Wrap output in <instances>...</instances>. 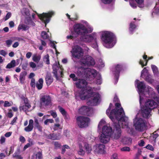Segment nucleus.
I'll return each instance as SVG.
<instances>
[{"label": "nucleus", "mask_w": 159, "mask_h": 159, "mask_svg": "<svg viewBox=\"0 0 159 159\" xmlns=\"http://www.w3.org/2000/svg\"><path fill=\"white\" fill-rule=\"evenodd\" d=\"M159 94V85L157 88ZM157 103L152 99H148L145 102L144 106L141 107L140 111L137 114L133 120L134 125L136 129L142 131L146 127V122L143 117L148 118L151 116V111L159 106V98L157 99Z\"/></svg>", "instance_id": "nucleus-1"}, {"label": "nucleus", "mask_w": 159, "mask_h": 159, "mask_svg": "<svg viewBox=\"0 0 159 159\" xmlns=\"http://www.w3.org/2000/svg\"><path fill=\"white\" fill-rule=\"evenodd\" d=\"M76 87L78 88H83L80 93L75 92L76 96H79L82 100L87 99L88 105L95 106L97 105L100 100V95L98 93L93 92L94 88L87 86V83L84 80L82 79H78L75 83Z\"/></svg>", "instance_id": "nucleus-2"}, {"label": "nucleus", "mask_w": 159, "mask_h": 159, "mask_svg": "<svg viewBox=\"0 0 159 159\" xmlns=\"http://www.w3.org/2000/svg\"><path fill=\"white\" fill-rule=\"evenodd\" d=\"M74 30L78 34L82 35L81 40L87 43H93V41H96L97 39V34L93 32L91 34H87L92 33L93 30V27L86 21H84L83 23L75 24L74 26Z\"/></svg>", "instance_id": "nucleus-3"}, {"label": "nucleus", "mask_w": 159, "mask_h": 159, "mask_svg": "<svg viewBox=\"0 0 159 159\" xmlns=\"http://www.w3.org/2000/svg\"><path fill=\"white\" fill-rule=\"evenodd\" d=\"M112 106V103H110L108 109L106 111V114L109 116V118L112 121H114L115 119L118 121V122H120V121L125 124V126L127 124V121L128 120V117L125 116V112L122 107L120 108L121 107L120 103H117L115 104V106L116 108L115 109L112 110L110 114L109 112Z\"/></svg>", "instance_id": "nucleus-4"}, {"label": "nucleus", "mask_w": 159, "mask_h": 159, "mask_svg": "<svg viewBox=\"0 0 159 159\" xmlns=\"http://www.w3.org/2000/svg\"><path fill=\"white\" fill-rule=\"evenodd\" d=\"M77 74L80 76H85L89 80H92L95 77L97 80V83L100 84L102 83L101 75L100 74H97V71L93 69L89 68L83 69L82 68H79L77 72Z\"/></svg>", "instance_id": "nucleus-5"}, {"label": "nucleus", "mask_w": 159, "mask_h": 159, "mask_svg": "<svg viewBox=\"0 0 159 159\" xmlns=\"http://www.w3.org/2000/svg\"><path fill=\"white\" fill-rule=\"evenodd\" d=\"M103 46L107 48L113 47L116 43V39L111 32L104 31L100 32Z\"/></svg>", "instance_id": "nucleus-6"}, {"label": "nucleus", "mask_w": 159, "mask_h": 159, "mask_svg": "<svg viewBox=\"0 0 159 159\" xmlns=\"http://www.w3.org/2000/svg\"><path fill=\"white\" fill-rule=\"evenodd\" d=\"M137 88L139 95V102L141 105L144 101V95L147 97L148 95L149 96L152 97V95L154 94L153 89L149 86H146L143 82L137 84Z\"/></svg>", "instance_id": "nucleus-7"}, {"label": "nucleus", "mask_w": 159, "mask_h": 159, "mask_svg": "<svg viewBox=\"0 0 159 159\" xmlns=\"http://www.w3.org/2000/svg\"><path fill=\"white\" fill-rule=\"evenodd\" d=\"M118 124H115V125L116 130L115 131L114 134L112 135V138L115 139H118L121 136V126L119 124L121 123V126L123 128H128V120L127 121V124L125 126V124L122 120L120 121V122L119 123L118 122Z\"/></svg>", "instance_id": "nucleus-8"}, {"label": "nucleus", "mask_w": 159, "mask_h": 159, "mask_svg": "<svg viewBox=\"0 0 159 159\" xmlns=\"http://www.w3.org/2000/svg\"><path fill=\"white\" fill-rule=\"evenodd\" d=\"M70 52L73 57L80 59L84 54L83 50L79 46L76 45L73 47Z\"/></svg>", "instance_id": "nucleus-9"}, {"label": "nucleus", "mask_w": 159, "mask_h": 159, "mask_svg": "<svg viewBox=\"0 0 159 159\" xmlns=\"http://www.w3.org/2000/svg\"><path fill=\"white\" fill-rule=\"evenodd\" d=\"M53 73L57 80H60L62 77L63 69L59 64L57 63H54L53 66Z\"/></svg>", "instance_id": "nucleus-10"}, {"label": "nucleus", "mask_w": 159, "mask_h": 159, "mask_svg": "<svg viewBox=\"0 0 159 159\" xmlns=\"http://www.w3.org/2000/svg\"><path fill=\"white\" fill-rule=\"evenodd\" d=\"M54 11H51L47 13H43L42 14H38V15L39 19L45 24L46 26L47 24L49 22L51 17L54 15Z\"/></svg>", "instance_id": "nucleus-11"}, {"label": "nucleus", "mask_w": 159, "mask_h": 159, "mask_svg": "<svg viewBox=\"0 0 159 159\" xmlns=\"http://www.w3.org/2000/svg\"><path fill=\"white\" fill-rule=\"evenodd\" d=\"M76 120L78 126L80 128L88 126L90 123V119L86 117L79 116L77 118Z\"/></svg>", "instance_id": "nucleus-12"}, {"label": "nucleus", "mask_w": 159, "mask_h": 159, "mask_svg": "<svg viewBox=\"0 0 159 159\" xmlns=\"http://www.w3.org/2000/svg\"><path fill=\"white\" fill-rule=\"evenodd\" d=\"M80 62L82 64L88 66H93L95 63L94 59L88 55L84 56L81 59Z\"/></svg>", "instance_id": "nucleus-13"}, {"label": "nucleus", "mask_w": 159, "mask_h": 159, "mask_svg": "<svg viewBox=\"0 0 159 159\" xmlns=\"http://www.w3.org/2000/svg\"><path fill=\"white\" fill-rule=\"evenodd\" d=\"M105 146L101 144H97L93 147V151L96 155L104 154L105 153L104 150Z\"/></svg>", "instance_id": "nucleus-14"}, {"label": "nucleus", "mask_w": 159, "mask_h": 159, "mask_svg": "<svg viewBox=\"0 0 159 159\" xmlns=\"http://www.w3.org/2000/svg\"><path fill=\"white\" fill-rule=\"evenodd\" d=\"M85 138L81 135L79 136L78 140L79 143V150L78 151V153L81 156L84 155L85 152L83 149V144L82 142H83Z\"/></svg>", "instance_id": "nucleus-15"}, {"label": "nucleus", "mask_w": 159, "mask_h": 159, "mask_svg": "<svg viewBox=\"0 0 159 159\" xmlns=\"http://www.w3.org/2000/svg\"><path fill=\"white\" fill-rule=\"evenodd\" d=\"M79 112L80 113L89 116L93 113V110L90 107L83 106L79 109Z\"/></svg>", "instance_id": "nucleus-16"}, {"label": "nucleus", "mask_w": 159, "mask_h": 159, "mask_svg": "<svg viewBox=\"0 0 159 159\" xmlns=\"http://www.w3.org/2000/svg\"><path fill=\"white\" fill-rule=\"evenodd\" d=\"M41 102L42 105L45 106L51 105V98L48 95L43 96L41 99Z\"/></svg>", "instance_id": "nucleus-17"}, {"label": "nucleus", "mask_w": 159, "mask_h": 159, "mask_svg": "<svg viewBox=\"0 0 159 159\" xmlns=\"http://www.w3.org/2000/svg\"><path fill=\"white\" fill-rule=\"evenodd\" d=\"M102 133L111 136L112 134V128L108 126H104L102 129Z\"/></svg>", "instance_id": "nucleus-18"}, {"label": "nucleus", "mask_w": 159, "mask_h": 159, "mask_svg": "<svg viewBox=\"0 0 159 159\" xmlns=\"http://www.w3.org/2000/svg\"><path fill=\"white\" fill-rule=\"evenodd\" d=\"M111 136L102 133L99 137L100 142L104 143H106L110 140Z\"/></svg>", "instance_id": "nucleus-19"}, {"label": "nucleus", "mask_w": 159, "mask_h": 159, "mask_svg": "<svg viewBox=\"0 0 159 159\" xmlns=\"http://www.w3.org/2000/svg\"><path fill=\"white\" fill-rule=\"evenodd\" d=\"M83 145L84 146L85 152L87 154H89L91 153L92 150L91 147L90 146L88 143L86 141L85 139L83 142H82Z\"/></svg>", "instance_id": "nucleus-20"}, {"label": "nucleus", "mask_w": 159, "mask_h": 159, "mask_svg": "<svg viewBox=\"0 0 159 159\" xmlns=\"http://www.w3.org/2000/svg\"><path fill=\"white\" fill-rule=\"evenodd\" d=\"M29 65L30 67L32 68L34 71H35L40 68H41L43 66L42 63L38 65H37L35 63L33 62H30L29 63Z\"/></svg>", "instance_id": "nucleus-21"}, {"label": "nucleus", "mask_w": 159, "mask_h": 159, "mask_svg": "<svg viewBox=\"0 0 159 159\" xmlns=\"http://www.w3.org/2000/svg\"><path fill=\"white\" fill-rule=\"evenodd\" d=\"M121 66L120 65H117L116 66L113 71L114 74L117 80L118 79L119 74L121 69Z\"/></svg>", "instance_id": "nucleus-22"}, {"label": "nucleus", "mask_w": 159, "mask_h": 159, "mask_svg": "<svg viewBox=\"0 0 159 159\" xmlns=\"http://www.w3.org/2000/svg\"><path fill=\"white\" fill-rule=\"evenodd\" d=\"M33 120L32 119H30L29 120L28 125L25 128V131L28 132L32 130L33 127Z\"/></svg>", "instance_id": "nucleus-23"}, {"label": "nucleus", "mask_w": 159, "mask_h": 159, "mask_svg": "<svg viewBox=\"0 0 159 159\" xmlns=\"http://www.w3.org/2000/svg\"><path fill=\"white\" fill-rule=\"evenodd\" d=\"M27 74L26 71H24L21 73L20 75V82L22 84L24 83L25 79V76Z\"/></svg>", "instance_id": "nucleus-24"}, {"label": "nucleus", "mask_w": 159, "mask_h": 159, "mask_svg": "<svg viewBox=\"0 0 159 159\" xmlns=\"http://www.w3.org/2000/svg\"><path fill=\"white\" fill-rule=\"evenodd\" d=\"M41 56L40 55L37 54H34L32 57V60L34 62L36 63H38L41 59Z\"/></svg>", "instance_id": "nucleus-25"}, {"label": "nucleus", "mask_w": 159, "mask_h": 159, "mask_svg": "<svg viewBox=\"0 0 159 159\" xmlns=\"http://www.w3.org/2000/svg\"><path fill=\"white\" fill-rule=\"evenodd\" d=\"M43 80L42 78H40L38 82L36 84V86L39 89H41L43 86Z\"/></svg>", "instance_id": "nucleus-26"}, {"label": "nucleus", "mask_w": 159, "mask_h": 159, "mask_svg": "<svg viewBox=\"0 0 159 159\" xmlns=\"http://www.w3.org/2000/svg\"><path fill=\"white\" fill-rule=\"evenodd\" d=\"M35 157L36 159H42L43 158L42 152L39 151L32 156V157L33 158H34Z\"/></svg>", "instance_id": "nucleus-27"}, {"label": "nucleus", "mask_w": 159, "mask_h": 159, "mask_svg": "<svg viewBox=\"0 0 159 159\" xmlns=\"http://www.w3.org/2000/svg\"><path fill=\"white\" fill-rule=\"evenodd\" d=\"M131 139L129 137H125L122 139V142L123 143L125 144H128L131 143Z\"/></svg>", "instance_id": "nucleus-28"}, {"label": "nucleus", "mask_w": 159, "mask_h": 159, "mask_svg": "<svg viewBox=\"0 0 159 159\" xmlns=\"http://www.w3.org/2000/svg\"><path fill=\"white\" fill-rule=\"evenodd\" d=\"M16 63L15 60H12L10 63L7 65L6 68L10 69L16 66Z\"/></svg>", "instance_id": "nucleus-29"}, {"label": "nucleus", "mask_w": 159, "mask_h": 159, "mask_svg": "<svg viewBox=\"0 0 159 159\" xmlns=\"http://www.w3.org/2000/svg\"><path fill=\"white\" fill-rule=\"evenodd\" d=\"M53 79L50 75H48L46 78V81L48 85H49L53 82Z\"/></svg>", "instance_id": "nucleus-30"}, {"label": "nucleus", "mask_w": 159, "mask_h": 159, "mask_svg": "<svg viewBox=\"0 0 159 159\" xmlns=\"http://www.w3.org/2000/svg\"><path fill=\"white\" fill-rule=\"evenodd\" d=\"M22 99L24 101V105H25L26 107L29 110L31 107V106L29 103L28 100L27 98H25Z\"/></svg>", "instance_id": "nucleus-31"}, {"label": "nucleus", "mask_w": 159, "mask_h": 159, "mask_svg": "<svg viewBox=\"0 0 159 159\" xmlns=\"http://www.w3.org/2000/svg\"><path fill=\"white\" fill-rule=\"evenodd\" d=\"M151 68L153 72L154 75L158 76L159 74L158 71L157 67L154 65H152Z\"/></svg>", "instance_id": "nucleus-32"}, {"label": "nucleus", "mask_w": 159, "mask_h": 159, "mask_svg": "<svg viewBox=\"0 0 159 159\" xmlns=\"http://www.w3.org/2000/svg\"><path fill=\"white\" fill-rule=\"evenodd\" d=\"M28 29V27L26 25L22 24H20L18 26V30L19 31L20 30L25 31Z\"/></svg>", "instance_id": "nucleus-33"}, {"label": "nucleus", "mask_w": 159, "mask_h": 159, "mask_svg": "<svg viewBox=\"0 0 159 159\" xmlns=\"http://www.w3.org/2000/svg\"><path fill=\"white\" fill-rule=\"evenodd\" d=\"M127 1V0H125ZM136 2L138 4V6L141 8L144 7V0H135Z\"/></svg>", "instance_id": "nucleus-34"}, {"label": "nucleus", "mask_w": 159, "mask_h": 159, "mask_svg": "<svg viewBox=\"0 0 159 159\" xmlns=\"http://www.w3.org/2000/svg\"><path fill=\"white\" fill-rule=\"evenodd\" d=\"M43 61L47 64H50L49 56L48 54L44 56L43 58Z\"/></svg>", "instance_id": "nucleus-35"}, {"label": "nucleus", "mask_w": 159, "mask_h": 159, "mask_svg": "<svg viewBox=\"0 0 159 159\" xmlns=\"http://www.w3.org/2000/svg\"><path fill=\"white\" fill-rule=\"evenodd\" d=\"M41 37L44 39H48L49 36L46 32L43 31L41 33Z\"/></svg>", "instance_id": "nucleus-36"}, {"label": "nucleus", "mask_w": 159, "mask_h": 159, "mask_svg": "<svg viewBox=\"0 0 159 159\" xmlns=\"http://www.w3.org/2000/svg\"><path fill=\"white\" fill-rule=\"evenodd\" d=\"M19 108L20 111H23L25 112H27L29 111V110H28L27 108L26 107L25 105H22V104H20Z\"/></svg>", "instance_id": "nucleus-37"}, {"label": "nucleus", "mask_w": 159, "mask_h": 159, "mask_svg": "<svg viewBox=\"0 0 159 159\" xmlns=\"http://www.w3.org/2000/svg\"><path fill=\"white\" fill-rule=\"evenodd\" d=\"M106 124V121L105 120L103 119H102L101 120L100 122H99L98 126V129H100L102 127H102L104 126H105L104 125Z\"/></svg>", "instance_id": "nucleus-38"}, {"label": "nucleus", "mask_w": 159, "mask_h": 159, "mask_svg": "<svg viewBox=\"0 0 159 159\" xmlns=\"http://www.w3.org/2000/svg\"><path fill=\"white\" fill-rule=\"evenodd\" d=\"M136 26L133 24L132 22H131L130 24L129 27V30L132 33L134 31V29L136 28Z\"/></svg>", "instance_id": "nucleus-39"}, {"label": "nucleus", "mask_w": 159, "mask_h": 159, "mask_svg": "<svg viewBox=\"0 0 159 159\" xmlns=\"http://www.w3.org/2000/svg\"><path fill=\"white\" fill-rule=\"evenodd\" d=\"M22 13L25 14L27 16H29L30 15V12L28 9L26 8H23L21 11Z\"/></svg>", "instance_id": "nucleus-40"}, {"label": "nucleus", "mask_w": 159, "mask_h": 159, "mask_svg": "<svg viewBox=\"0 0 159 159\" xmlns=\"http://www.w3.org/2000/svg\"><path fill=\"white\" fill-rule=\"evenodd\" d=\"M54 122V120L52 119H47L44 122L45 125H48L49 123H52Z\"/></svg>", "instance_id": "nucleus-41"}, {"label": "nucleus", "mask_w": 159, "mask_h": 159, "mask_svg": "<svg viewBox=\"0 0 159 159\" xmlns=\"http://www.w3.org/2000/svg\"><path fill=\"white\" fill-rule=\"evenodd\" d=\"M61 138V135L59 134L54 135L52 134L51 136V138L53 140H58L60 139Z\"/></svg>", "instance_id": "nucleus-42"}, {"label": "nucleus", "mask_w": 159, "mask_h": 159, "mask_svg": "<svg viewBox=\"0 0 159 159\" xmlns=\"http://www.w3.org/2000/svg\"><path fill=\"white\" fill-rule=\"evenodd\" d=\"M52 129L54 130H57L59 129H61L60 125L59 124H55L52 127Z\"/></svg>", "instance_id": "nucleus-43"}, {"label": "nucleus", "mask_w": 159, "mask_h": 159, "mask_svg": "<svg viewBox=\"0 0 159 159\" xmlns=\"http://www.w3.org/2000/svg\"><path fill=\"white\" fill-rule=\"evenodd\" d=\"M15 40V39L14 38H12V39H9L7 40H6V43L7 46L8 47H9L11 44L12 42Z\"/></svg>", "instance_id": "nucleus-44"}, {"label": "nucleus", "mask_w": 159, "mask_h": 159, "mask_svg": "<svg viewBox=\"0 0 159 159\" xmlns=\"http://www.w3.org/2000/svg\"><path fill=\"white\" fill-rule=\"evenodd\" d=\"M11 13L10 12H8L6 16L4 17L3 20L4 21H6L11 17Z\"/></svg>", "instance_id": "nucleus-45"}, {"label": "nucleus", "mask_w": 159, "mask_h": 159, "mask_svg": "<svg viewBox=\"0 0 159 159\" xmlns=\"http://www.w3.org/2000/svg\"><path fill=\"white\" fill-rule=\"evenodd\" d=\"M93 42H94L93 43H92L91 45V46L94 49H97L98 46L97 42V40L96 41H93Z\"/></svg>", "instance_id": "nucleus-46"}, {"label": "nucleus", "mask_w": 159, "mask_h": 159, "mask_svg": "<svg viewBox=\"0 0 159 159\" xmlns=\"http://www.w3.org/2000/svg\"><path fill=\"white\" fill-rule=\"evenodd\" d=\"M59 110L60 112L62 114L63 116H66V113L65 110L62 107H59Z\"/></svg>", "instance_id": "nucleus-47"}, {"label": "nucleus", "mask_w": 159, "mask_h": 159, "mask_svg": "<svg viewBox=\"0 0 159 159\" xmlns=\"http://www.w3.org/2000/svg\"><path fill=\"white\" fill-rule=\"evenodd\" d=\"M34 121L35 126L37 128H41V126L39 124V122L37 118L36 117H34Z\"/></svg>", "instance_id": "nucleus-48"}, {"label": "nucleus", "mask_w": 159, "mask_h": 159, "mask_svg": "<svg viewBox=\"0 0 159 159\" xmlns=\"http://www.w3.org/2000/svg\"><path fill=\"white\" fill-rule=\"evenodd\" d=\"M50 45L53 48L55 49L56 54H59V53L58 52H57V51L56 48V46H55L54 42H52L51 40H50Z\"/></svg>", "instance_id": "nucleus-49"}, {"label": "nucleus", "mask_w": 159, "mask_h": 159, "mask_svg": "<svg viewBox=\"0 0 159 159\" xmlns=\"http://www.w3.org/2000/svg\"><path fill=\"white\" fill-rule=\"evenodd\" d=\"M98 65L99 66V67L100 68H102L104 67L105 66L104 62L101 59H100L99 61Z\"/></svg>", "instance_id": "nucleus-50"}, {"label": "nucleus", "mask_w": 159, "mask_h": 159, "mask_svg": "<svg viewBox=\"0 0 159 159\" xmlns=\"http://www.w3.org/2000/svg\"><path fill=\"white\" fill-rule=\"evenodd\" d=\"M152 14V15L154 14H159V8H157L156 7H155L153 10Z\"/></svg>", "instance_id": "nucleus-51"}, {"label": "nucleus", "mask_w": 159, "mask_h": 159, "mask_svg": "<svg viewBox=\"0 0 159 159\" xmlns=\"http://www.w3.org/2000/svg\"><path fill=\"white\" fill-rule=\"evenodd\" d=\"M120 150L124 152H129L130 150L129 147H125L120 149Z\"/></svg>", "instance_id": "nucleus-52"}, {"label": "nucleus", "mask_w": 159, "mask_h": 159, "mask_svg": "<svg viewBox=\"0 0 159 159\" xmlns=\"http://www.w3.org/2000/svg\"><path fill=\"white\" fill-rule=\"evenodd\" d=\"M28 25L32 26H34L35 25V23L34 22V21L33 20H32L30 19L28 20Z\"/></svg>", "instance_id": "nucleus-53"}, {"label": "nucleus", "mask_w": 159, "mask_h": 159, "mask_svg": "<svg viewBox=\"0 0 159 159\" xmlns=\"http://www.w3.org/2000/svg\"><path fill=\"white\" fill-rule=\"evenodd\" d=\"M12 103L9 102L7 101H5L4 102V106L5 107H10L12 106Z\"/></svg>", "instance_id": "nucleus-54"}, {"label": "nucleus", "mask_w": 159, "mask_h": 159, "mask_svg": "<svg viewBox=\"0 0 159 159\" xmlns=\"http://www.w3.org/2000/svg\"><path fill=\"white\" fill-rule=\"evenodd\" d=\"M113 0H101L102 2L105 4H109L111 3Z\"/></svg>", "instance_id": "nucleus-55"}, {"label": "nucleus", "mask_w": 159, "mask_h": 159, "mask_svg": "<svg viewBox=\"0 0 159 159\" xmlns=\"http://www.w3.org/2000/svg\"><path fill=\"white\" fill-rule=\"evenodd\" d=\"M50 113L51 115L54 118H55L57 117V115L56 112L52 110L50 111Z\"/></svg>", "instance_id": "nucleus-56"}, {"label": "nucleus", "mask_w": 159, "mask_h": 159, "mask_svg": "<svg viewBox=\"0 0 159 159\" xmlns=\"http://www.w3.org/2000/svg\"><path fill=\"white\" fill-rule=\"evenodd\" d=\"M30 84L31 86L33 87H35V81L34 79L32 78L31 79Z\"/></svg>", "instance_id": "nucleus-57"}, {"label": "nucleus", "mask_w": 159, "mask_h": 159, "mask_svg": "<svg viewBox=\"0 0 159 159\" xmlns=\"http://www.w3.org/2000/svg\"><path fill=\"white\" fill-rule=\"evenodd\" d=\"M110 159H118V154L116 153H114L111 156Z\"/></svg>", "instance_id": "nucleus-58"}, {"label": "nucleus", "mask_w": 159, "mask_h": 159, "mask_svg": "<svg viewBox=\"0 0 159 159\" xmlns=\"http://www.w3.org/2000/svg\"><path fill=\"white\" fill-rule=\"evenodd\" d=\"M70 78H72L73 80L74 81H75L76 82L78 80L77 77H75V75L74 74H71L70 75Z\"/></svg>", "instance_id": "nucleus-59"}, {"label": "nucleus", "mask_w": 159, "mask_h": 159, "mask_svg": "<svg viewBox=\"0 0 159 159\" xmlns=\"http://www.w3.org/2000/svg\"><path fill=\"white\" fill-rule=\"evenodd\" d=\"M148 72V70L146 68H144L141 72V76L143 77V75H145V74H147Z\"/></svg>", "instance_id": "nucleus-60"}, {"label": "nucleus", "mask_w": 159, "mask_h": 159, "mask_svg": "<svg viewBox=\"0 0 159 159\" xmlns=\"http://www.w3.org/2000/svg\"><path fill=\"white\" fill-rule=\"evenodd\" d=\"M7 116L10 118H11L13 116V114L11 109L9 110V112L7 113Z\"/></svg>", "instance_id": "nucleus-61"}, {"label": "nucleus", "mask_w": 159, "mask_h": 159, "mask_svg": "<svg viewBox=\"0 0 159 159\" xmlns=\"http://www.w3.org/2000/svg\"><path fill=\"white\" fill-rule=\"evenodd\" d=\"M6 138L3 136H1L0 139V143L3 144L5 142Z\"/></svg>", "instance_id": "nucleus-62"}, {"label": "nucleus", "mask_w": 159, "mask_h": 159, "mask_svg": "<svg viewBox=\"0 0 159 159\" xmlns=\"http://www.w3.org/2000/svg\"><path fill=\"white\" fill-rule=\"evenodd\" d=\"M144 144H145V142H144V141L143 140H140L138 142L139 145L140 147H143V146H144Z\"/></svg>", "instance_id": "nucleus-63"}, {"label": "nucleus", "mask_w": 159, "mask_h": 159, "mask_svg": "<svg viewBox=\"0 0 159 159\" xmlns=\"http://www.w3.org/2000/svg\"><path fill=\"white\" fill-rule=\"evenodd\" d=\"M7 54V53L4 50H0V54L4 57Z\"/></svg>", "instance_id": "nucleus-64"}]
</instances>
